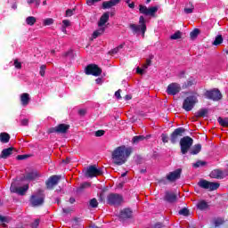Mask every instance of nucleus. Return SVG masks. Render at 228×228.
Segmentation results:
<instances>
[{
    "label": "nucleus",
    "instance_id": "f257e3e1",
    "mask_svg": "<svg viewBox=\"0 0 228 228\" xmlns=\"http://www.w3.org/2000/svg\"><path fill=\"white\" fill-rule=\"evenodd\" d=\"M185 132L186 130L183 127L175 128L169 136V141L171 144H176L179 142L182 155H187L193 144L192 138H191L190 136L183 137ZM181 137L183 138L180 139Z\"/></svg>",
    "mask_w": 228,
    "mask_h": 228
},
{
    "label": "nucleus",
    "instance_id": "f03ea898",
    "mask_svg": "<svg viewBox=\"0 0 228 228\" xmlns=\"http://www.w3.org/2000/svg\"><path fill=\"white\" fill-rule=\"evenodd\" d=\"M132 152V148H126L125 145L118 146L112 151L113 163L118 166L125 164Z\"/></svg>",
    "mask_w": 228,
    "mask_h": 228
},
{
    "label": "nucleus",
    "instance_id": "7ed1b4c3",
    "mask_svg": "<svg viewBox=\"0 0 228 228\" xmlns=\"http://www.w3.org/2000/svg\"><path fill=\"white\" fill-rule=\"evenodd\" d=\"M128 28L132 30L133 34H137L142 32V36H145V33L147 31V25H146V20L144 16L139 17V25L135 23H130L128 25Z\"/></svg>",
    "mask_w": 228,
    "mask_h": 228
},
{
    "label": "nucleus",
    "instance_id": "20e7f679",
    "mask_svg": "<svg viewBox=\"0 0 228 228\" xmlns=\"http://www.w3.org/2000/svg\"><path fill=\"white\" fill-rule=\"evenodd\" d=\"M45 194L44 191L39 190L37 192L30 196L29 203L33 208L42 207L45 204Z\"/></svg>",
    "mask_w": 228,
    "mask_h": 228
},
{
    "label": "nucleus",
    "instance_id": "39448f33",
    "mask_svg": "<svg viewBox=\"0 0 228 228\" xmlns=\"http://www.w3.org/2000/svg\"><path fill=\"white\" fill-rule=\"evenodd\" d=\"M197 103H198L197 94L189 95L185 98L184 102H183L182 108L186 111H191Z\"/></svg>",
    "mask_w": 228,
    "mask_h": 228
},
{
    "label": "nucleus",
    "instance_id": "423d86ee",
    "mask_svg": "<svg viewBox=\"0 0 228 228\" xmlns=\"http://www.w3.org/2000/svg\"><path fill=\"white\" fill-rule=\"evenodd\" d=\"M103 175L102 168H97L96 165H90L85 171V177L93 179Z\"/></svg>",
    "mask_w": 228,
    "mask_h": 228
},
{
    "label": "nucleus",
    "instance_id": "0eeeda50",
    "mask_svg": "<svg viewBox=\"0 0 228 228\" xmlns=\"http://www.w3.org/2000/svg\"><path fill=\"white\" fill-rule=\"evenodd\" d=\"M159 12V6H150L139 4V13L144 16L156 17V13Z\"/></svg>",
    "mask_w": 228,
    "mask_h": 228
},
{
    "label": "nucleus",
    "instance_id": "6e6552de",
    "mask_svg": "<svg viewBox=\"0 0 228 228\" xmlns=\"http://www.w3.org/2000/svg\"><path fill=\"white\" fill-rule=\"evenodd\" d=\"M124 202V198L118 193H110L107 196V204L114 207H118Z\"/></svg>",
    "mask_w": 228,
    "mask_h": 228
},
{
    "label": "nucleus",
    "instance_id": "1a4fd4ad",
    "mask_svg": "<svg viewBox=\"0 0 228 228\" xmlns=\"http://www.w3.org/2000/svg\"><path fill=\"white\" fill-rule=\"evenodd\" d=\"M70 126L69 124L61 123L54 127L47 129V134H65L69 130Z\"/></svg>",
    "mask_w": 228,
    "mask_h": 228
},
{
    "label": "nucleus",
    "instance_id": "9d476101",
    "mask_svg": "<svg viewBox=\"0 0 228 228\" xmlns=\"http://www.w3.org/2000/svg\"><path fill=\"white\" fill-rule=\"evenodd\" d=\"M85 74L98 77L101 76V74H102V69H101L98 65L92 63L85 67Z\"/></svg>",
    "mask_w": 228,
    "mask_h": 228
},
{
    "label": "nucleus",
    "instance_id": "9b49d317",
    "mask_svg": "<svg viewBox=\"0 0 228 228\" xmlns=\"http://www.w3.org/2000/svg\"><path fill=\"white\" fill-rule=\"evenodd\" d=\"M198 186L203 190H209L210 191H213L219 189L220 183L201 179L199 181Z\"/></svg>",
    "mask_w": 228,
    "mask_h": 228
},
{
    "label": "nucleus",
    "instance_id": "f8f14e48",
    "mask_svg": "<svg viewBox=\"0 0 228 228\" xmlns=\"http://www.w3.org/2000/svg\"><path fill=\"white\" fill-rule=\"evenodd\" d=\"M204 96L207 100L215 102L221 101L223 97L220 90L216 88H214L213 90L206 91Z\"/></svg>",
    "mask_w": 228,
    "mask_h": 228
},
{
    "label": "nucleus",
    "instance_id": "ddd939ff",
    "mask_svg": "<svg viewBox=\"0 0 228 228\" xmlns=\"http://www.w3.org/2000/svg\"><path fill=\"white\" fill-rule=\"evenodd\" d=\"M61 175H53L45 181V185L47 190H53L54 187L60 183Z\"/></svg>",
    "mask_w": 228,
    "mask_h": 228
},
{
    "label": "nucleus",
    "instance_id": "4468645a",
    "mask_svg": "<svg viewBox=\"0 0 228 228\" xmlns=\"http://www.w3.org/2000/svg\"><path fill=\"white\" fill-rule=\"evenodd\" d=\"M209 175L212 179L222 180V179H225V177L228 176V171L227 170L223 171L222 169H213L210 172Z\"/></svg>",
    "mask_w": 228,
    "mask_h": 228
},
{
    "label": "nucleus",
    "instance_id": "2eb2a0df",
    "mask_svg": "<svg viewBox=\"0 0 228 228\" xmlns=\"http://www.w3.org/2000/svg\"><path fill=\"white\" fill-rule=\"evenodd\" d=\"M163 200L168 204H175L177 202V193L172 191H166Z\"/></svg>",
    "mask_w": 228,
    "mask_h": 228
},
{
    "label": "nucleus",
    "instance_id": "dca6fc26",
    "mask_svg": "<svg viewBox=\"0 0 228 228\" xmlns=\"http://www.w3.org/2000/svg\"><path fill=\"white\" fill-rule=\"evenodd\" d=\"M181 91V86L178 83H170L167 88V95H177Z\"/></svg>",
    "mask_w": 228,
    "mask_h": 228
},
{
    "label": "nucleus",
    "instance_id": "f3484780",
    "mask_svg": "<svg viewBox=\"0 0 228 228\" xmlns=\"http://www.w3.org/2000/svg\"><path fill=\"white\" fill-rule=\"evenodd\" d=\"M183 173V169L178 168L175 169L173 172H170L167 175V181H169L170 183H174L176 180L180 179L181 177V174Z\"/></svg>",
    "mask_w": 228,
    "mask_h": 228
},
{
    "label": "nucleus",
    "instance_id": "a211bd4d",
    "mask_svg": "<svg viewBox=\"0 0 228 228\" xmlns=\"http://www.w3.org/2000/svg\"><path fill=\"white\" fill-rule=\"evenodd\" d=\"M133 210L129 208H126L123 210L120 211L119 213V218L121 220H128L133 218Z\"/></svg>",
    "mask_w": 228,
    "mask_h": 228
},
{
    "label": "nucleus",
    "instance_id": "6ab92c4d",
    "mask_svg": "<svg viewBox=\"0 0 228 228\" xmlns=\"http://www.w3.org/2000/svg\"><path fill=\"white\" fill-rule=\"evenodd\" d=\"M17 150H15L13 147H9L7 149L2 150V152L0 153V159H7L13 154V152H16Z\"/></svg>",
    "mask_w": 228,
    "mask_h": 228
},
{
    "label": "nucleus",
    "instance_id": "aec40b11",
    "mask_svg": "<svg viewBox=\"0 0 228 228\" xmlns=\"http://www.w3.org/2000/svg\"><path fill=\"white\" fill-rule=\"evenodd\" d=\"M39 176L40 175L38 174V172L37 170H34L28 173L25 176H23L21 181H34L37 179Z\"/></svg>",
    "mask_w": 228,
    "mask_h": 228
},
{
    "label": "nucleus",
    "instance_id": "412c9836",
    "mask_svg": "<svg viewBox=\"0 0 228 228\" xmlns=\"http://www.w3.org/2000/svg\"><path fill=\"white\" fill-rule=\"evenodd\" d=\"M109 20H110V12L102 13L99 22L97 23V26L99 28H102L106 24V22H108Z\"/></svg>",
    "mask_w": 228,
    "mask_h": 228
},
{
    "label": "nucleus",
    "instance_id": "4be33fe9",
    "mask_svg": "<svg viewBox=\"0 0 228 228\" xmlns=\"http://www.w3.org/2000/svg\"><path fill=\"white\" fill-rule=\"evenodd\" d=\"M120 2V0H110V1H106L102 3V9L106 10V9H110L112 6H116L117 4H118Z\"/></svg>",
    "mask_w": 228,
    "mask_h": 228
},
{
    "label": "nucleus",
    "instance_id": "5701e85b",
    "mask_svg": "<svg viewBox=\"0 0 228 228\" xmlns=\"http://www.w3.org/2000/svg\"><path fill=\"white\" fill-rule=\"evenodd\" d=\"M202 145L201 144H194L191 150L188 151L189 154L191 156L198 155L200 152H201Z\"/></svg>",
    "mask_w": 228,
    "mask_h": 228
},
{
    "label": "nucleus",
    "instance_id": "b1692460",
    "mask_svg": "<svg viewBox=\"0 0 228 228\" xmlns=\"http://www.w3.org/2000/svg\"><path fill=\"white\" fill-rule=\"evenodd\" d=\"M30 102V95L28 93H23L20 95V103L23 106H28Z\"/></svg>",
    "mask_w": 228,
    "mask_h": 228
},
{
    "label": "nucleus",
    "instance_id": "393cba45",
    "mask_svg": "<svg viewBox=\"0 0 228 228\" xmlns=\"http://www.w3.org/2000/svg\"><path fill=\"white\" fill-rule=\"evenodd\" d=\"M224 224H225V221L223 217H214L212 221V228H218Z\"/></svg>",
    "mask_w": 228,
    "mask_h": 228
},
{
    "label": "nucleus",
    "instance_id": "a878e982",
    "mask_svg": "<svg viewBox=\"0 0 228 228\" xmlns=\"http://www.w3.org/2000/svg\"><path fill=\"white\" fill-rule=\"evenodd\" d=\"M194 85H196V80H195V78L191 77H189L187 82H184V84H183L182 88L183 89H188V88L191 87Z\"/></svg>",
    "mask_w": 228,
    "mask_h": 228
},
{
    "label": "nucleus",
    "instance_id": "bb28decb",
    "mask_svg": "<svg viewBox=\"0 0 228 228\" xmlns=\"http://www.w3.org/2000/svg\"><path fill=\"white\" fill-rule=\"evenodd\" d=\"M151 137V135H136V136H134L133 139H132V142L134 144H137L138 142H142L144 140H148L149 138Z\"/></svg>",
    "mask_w": 228,
    "mask_h": 228
},
{
    "label": "nucleus",
    "instance_id": "cd10ccee",
    "mask_svg": "<svg viewBox=\"0 0 228 228\" xmlns=\"http://www.w3.org/2000/svg\"><path fill=\"white\" fill-rule=\"evenodd\" d=\"M209 110L207 108H201L198 112H195V117L205 118L208 117Z\"/></svg>",
    "mask_w": 228,
    "mask_h": 228
},
{
    "label": "nucleus",
    "instance_id": "c85d7f7f",
    "mask_svg": "<svg viewBox=\"0 0 228 228\" xmlns=\"http://www.w3.org/2000/svg\"><path fill=\"white\" fill-rule=\"evenodd\" d=\"M197 208L198 209H200V211H203V210H207V209H209V205L207 201L205 200H200L197 204Z\"/></svg>",
    "mask_w": 228,
    "mask_h": 228
},
{
    "label": "nucleus",
    "instance_id": "c756f323",
    "mask_svg": "<svg viewBox=\"0 0 228 228\" xmlns=\"http://www.w3.org/2000/svg\"><path fill=\"white\" fill-rule=\"evenodd\" d=\"M28 190H29V184H26L21 187H19L17 189V191L14 193L19 194L20 196H24L26 194V192L28 191Z\"/></svg>",
    "mask_w": 228,
    "mask_h": 228
},
{
    "label": "nucleus",
    "instance_id": "7c9ffc66",
    "mask_svg": "<svg viewBox=\"0 0 228 228\" xmlns=\"http://www.w3.org/2000/svg\"><path fill=\"white\" fill-rule=\"evenodd\" d=\"M10 134L7 133L0 134V142L2 143H8L10 142Z\"/></svg>",
    "mask_w": 228,
    "mask_h": 228
},
{
    "label": "nucleus",
    "instance_id": "2f4dec72",
    "mask_svg": "<svg viewBox=\"0 0 228 228\" xmlns=\"http://www.w3.org/2000/svg\"><path fill=\"white\" fill-rule=\"evenodd\" d=\"M105 32V28H101L99 29H96L93 33V38H98L99 37L102 36L103 33Z\"/></svg>",
    "mask_w": 228,
    "mask_h": 228
},
{
    "label": "nucleus",
    "instance_id": "473e14b6",
    "mask_svg": "<svg viewBox=\"0 0 228 228\" xmlns=\"http://www.w3.org/2000/svg\"><path fill=\"white\" fill-rule=\"evenodd\" d=\"M207 165H208L207 161L199 159L197 162L192 164V167L193 168H200V167H206Z\"/></svg>",
    "mask_w": 228,
    "mask_h": 228
},
{
    "label": "nucleus",
    "instance_id": "72a5a7b5",
    "mask_svg": "<svg viewBox=\"0 0 228 228\" xmlns=\"http://www.w3.org/2000/svg\"><path fill=\"white\" fill-rule=\"evenodd\" d=\"M217 121L219 126L223 127H228V118H217Z\"/></svg>",
    "mask_w": 228,
    "mask_h": 228
},
{
    "label": "nucleus",
    "instance_id": "f704fd0d",
    "mask_svg": "<svg viewBox=\"0 0 228 228\" xmlns=\"http://www.w3.org/2000/svg\"><path fill=\"white\" fill-rule=\"evenodd\" d=\"M223 42H224L223 36L219 34L216 37V39H214L212 45L215 46H217V45H220Z\"/></svg>",
    "mask_w": 228,
    "mask_h": 228
},
{
    "label": "nucleus",
    "instance_id": "c9c22d12",
    "mask_svg": "<svg viewBox=\"0 0 228 228\" xmlns=\"http://www.w3.org/2000/svg\"><path fill=\"white\" fill-rule=\"evenodd\" d=\"M37 22V18L33 17V16H28V18H26V23L27 25L32 27L34 26V24H36Z\"/></svg>",
    "mask_w": 228,
    "mask_h": 228
},
{
    "label": "nucleus",
    "instance_id": "e433bc0d",
    "mask_svg": "<svg viewBox=\"0 0 228 228\" xmlns=\"http://www.w3.org/2000/svg\"><path fill=\"white\" fill-rule=\"evenodd\" d=\"M124 45H125V44H121L118 47H115L114 49L109 51V54L115 55L116 53H118L119 50L124 48Z\"/></svg>",
    "mask_w": 228,
    "mask_h": 228
},
{
    "label": "nucleus",
    "instance_id": "4c0bfd02",
    "mask_svg": "<svg viewBox=\"0 0 228 228\" xmlns=\"http://www.w3.org/2000/svg\"><path fill=\"white\" fill-rule=\"evenodd\" d=\"M91 187V183H84L80 185V187H78L77 189V192H82L83 190H86L87 188H90Z\"/></svg>",
    "mask_w": 228,
    "mask_h": 228
},
{
    "label": "nucleus",
    "instance_id": "58836bf2",
    "mask_svg": "<svg viewBox=\"0 0 228 228\" xmlns=\"http://www.w3.org/2000/svg\"><path fill=\"white\" fill-rule=\"evenodd\" d=\"M98 205H99V203H98L97 199L94 198V199L90 200V201H89L90 208H97Z\"/></svg>",
    "mask_w": 228,
    "mask_h": 228
},
{
    "label": "nucleus",
    "instance_id": "ea45409f",
    "mask_svg": "<svg viewBox=\"0 0 228 228\" xmlns=\"http://www.w3.org/2000/svg\"><path fill=\"white\" fill-rule=\"evenodd\" d=\"M182 35H183V33L178 30L175 34L170 36V39L171 40H178L181 38Z\"/></svg>",
    "mask_w": 228,
    "mask_h": 228
},
{
    "label": "nucleus",
    "instance_id": "a19ab883",
    "mask_svg": "<svg viewBox=\"0 0 228 228\" xmlns=\"http://www.w3.org/2000/svg\"><path fill=\"white\" fill-rule=\"evenodd\" d=\"M200 34V29L199 28H194L191 32V38L194 39L197 38L198 35Z\"/></svg>",
    "mask_w": 228,
    "mask_h": 228
},
{
    "label": "nucleus",
    "instance_id": "79ce46f5",
    "mask_svg": "<svg viewBox=\"0 0 228 228\" xmlns=\"http://www.w3.org/2000/svg\"><path fill=\"white\" fill-rule=\"evenodd\" d=\"M53 23H54V20L53 18H46L45 21H43V25L45 27L51 26Z\"/></svg>",
    "mask_w": 228,
    "mask_h": 228
},
{
    "label": "nucleus",
    "instance_id": "37998d69",
    "mask_svg": "<svg viewBox=\"0 0 228 228\" xmlns=\"http://www.w3.org/2000/svg\"><path fill=\"white\" fill-rule=\"evenodd\" d=\"M179 215L181 216H190V210L186 208H183L180 211H179Z\"/></svg>",
    "mask_w": 228,
    "mask_h": 228
},
{
    "label": "nucleus",
    "instance_id": "c03bdc74",
    "mask_svg": "<svg viewBox=\"0 0 228 228\" xmlns=\"http://www.w3.org/2000/svg\"><path fill=\"white\" fill-rule=\"evenodd\" d=\"M18 189H19V187L17 186V184H15L14 183H11L10 191H11L12 193L18 192Z\"/></svg>",
    "mask_w": 228,
    "mask_h": 228
},
{
    "label": "nucleus",
    "instance_id": "a18cd8bd",
    "mask_svg": "<svg viewBox=\"0 0 228 228\" xmlns=\"http://www.w3.org/2000/svg\"><path fill=\"white\" fill-rule=\"evenodd\" d=\"M189 4H191V7L190 8H184V12L186 14H191L192 13L193 10L195 9V7L192 5L191 3H189Z\"/></svg>",
    "mask_w": 228,
    "mask_h": 228
},
{
    "label": "nucleus",
    "instance_id": "49530a36",
    "mask_svg": "<svg viewBox=\"0 0 228 228\" xmlns=\"http://www.w3.org/2000/svg\"><path fill=\"white\" fill-rule=\"evenodd\" d=\"M45 69H47V66H45V65H41V66H40L39 74H40V76H41L42 77H45Z\"/></svg>",
    "mask_w": 228,
    "mask_h": 228
},
{
    "label": "nucleus",
    "instance_id": "de8ad7c7",
    "mask_svg": "<svg viewBox=\"0 0 228 228\" xmlns=\"http://www.w3.org/2000/svg\"><path fill=\"white\" fill-rule=\"evenodd\" d=\"M21 126H29V119L28 118H23L20 120Z\"/></svg>",
    "mask_w": 228,
    "mask_h": 228
},
{
    "label": "nucleus",
    "instance_id": "09e8293b",
    "mask_svg": "<svg viewBox=\"0 0 228 228\" xmlns=\"http://www.w3.org/2000/svg\"><path fill=\"white\" fill-rule=\"evenodd\" d=\"M161 141L164 143H167L168 142V135H167V134H161Z\"/></svg>",
    "mask_w": 228,
    "mask_h": 228
},
{
    "label": "nucleus",
    "instance_id": "8fccbe9b",
    "mask_svg": "<svg viewBox=\"0 0 228 228\" xmlns=\"http://www.w3.org/2000/svg\"><path fill=\"white\" fill-rule=\"evenodd\" d=\"M29 158V155H17V160H24Z\"/></svg>",
    "mask_w": 228,
    "mask_h": 228
},
{
    "label": "nucleus",
    "instance_id": "3c124183",
    "mask_svg": "<svg viewBox=\"0 0 228 228\" xmlns=\"http://www.w3.org/2000/svg\"><path fill=\"white\" fill-rule=\"evenodd\" d=\"M101 0H87L86 2V4L88 5V6H93L95 3H98L100 2Z\"/></svg>",
    "mask_w": 228,
    "mask_h": 228
},
{
    "label": "nucleus",
    "instance_id": "603ef678",
    "mask_svg": "<svg viewBox=\"0 0 228 228\" xmlns=\"http://www.w3.org/2000/svg\"><path fill=\"white\" fill-rule=\"evenodd\" d=\"M75 11V9H68L66 10V17H72L73 16V12Z\"/></svg>",
    "mask_w": 228,
    "mask_h": 228
},
{
    "label": "nucleus",
    "instance_id": "864d4df0",
    "mask_svg": "<svg viewBox=\"0 0 228 228\" xmlns=\"http://www.w3.org/2000/svg\"><path fill=\"white\" fill-rule=\"evenodd\" d=\"M121 93H122V90L121 89H118V91L115 92V97L118 100H121L122 99V96H121Z\"/></svg>",
    "mask_w": 228,
    "mask_h": 228
},
{
    "label": "nucleus",
    "instance_id": "5fc2aeb1",
    "mask_svg": "<svg viewBox=\"0 0 228 228\" xmlns=\"http://www.w3.org/2000/svg\"><path fill=\"white\" fill-rule=\"evenodd\" d=\"M105 134V131L104 130H97L95 132V136L100 137V136H103Z\"/></svg>",
    "mask_w": 228,
    "mask_h": 228
},
{
    "label": "nucleus",
    "instance_id": "6e6d98bb",
    "mask_svg": "<svg viewBox=\"0 0 228 228\" xmlns=\"http://www.w3.org/2000/svg\"><path fill=\"white\" fill-rule=\"evenodd\" d=\"M14 67H15V69H21V63L18 60H15L14 61Z\"/></svg>",
    "mask_w": 228,
    "mask_h": 228
},
{
    "label": "nucleus",
    "instance_id": "4d7b16f0",
    "mask_svg": "<svg viewBox=\"0 0 228 228\" xmlns=\"http://www.w3.org/2000/svg\"><path fill=\"white\" fill-rule=\"evenodd\" d=\"M0 223L8 224L9 221H8L7 217L3 216L0 215Z\"/></svg>",
    "mask_w": 228,
    "mask_h": 228
},
{
    "label": "nucleus",
    "instance_id": "13d9d810",
    "mask_svg": "<svg viewBox=\"0 0 228 228\" xmlns=\"http://www.w3.org/2000/svg\"><path fill=\"white\" fill-rule=\"evenodd\" d=\"M62 23H63L62 28H69L70 26V22L69 20H63Z\"/></svg>",
    "mask_w": 228,
    "mask_h": 228
},
{
    "label": "nucleus",
    "instance_id": "bf43d9fd",
    "mask_svg": "<svg viewBox=\"0 0 228 228\" xmlns=\"http://www.w3.org/2000/svg\"><path fill=\"white\" fill-rule=\"evenodd\" d=\"M179 79H185V71H180L179 75H178Z\"/></svg>",
    "mask_w": 228,
    "mask_h": 228
},
{
    "label": "nucleus",
    "instance_id": "052dcab7",
    "mask_svg": "<svg viewBox=\"0 0 228 228\" xmlns=\"http://www.w3.org/2000/svg\"><path fill=\"white\" fill-rule=\"evenodd\" d=\"M151 63H152V61H151L150 59H146V62H145L143 68L148 69V67H150Z\"/></svg>",
    "mask_w": 228,
    "mask_h": 228
},
{
    "label": "nucleus",
    "instance_id": "680f3d73",
    "mask_svg": "<svg viewBox=\"0 0 228 228\" xmlns=\"http://www.w3.org/2000/svg\"><path fill=\"white\" fill-rule=\"evenodd\" d=\"M86 114V110L85 109L78 110V115L81 117H85Z\"/></svg>",
    "mask_w": 228,
    "mask_h": 228
},
{
    "label": "nucleus",
    "instance_id": "e2e57ef3",
    "mask_svg": "<svg viewBox=\"0 0 228 228\" xmlns=\"http://www.w3.org/2000/svg\"><path fill=\"white\" fill-rule=\"evenodd\" d=\"M39 225V219H36L34 223H32V228H37Z\"/></svg>",
    "mask_w": 228,
    "mask_h": 228
},
{
    "label": "nucleus",
    "instance_id": "0e129e2a",
    "mask_svg": "<svg viewBox=\"0 0 228 228\" xmlns=\"http://www.w3.org/2000/svg\"><path fill=\"white\" fill-rule=\"evenodd\" d=\"M62 211H63V214L69 215L72 211V209H70L69 208H63Z\"/></svg>",
    "mask_w": 228,
    "mask_h": 228
},
{
    "label": "nucleus",
    "instance_id": "69168bd1",
    "mask_svg": "<svg viewBox=\"0 0 228 228\" xmlns=\"http://www.w3.org/2000/svg\"><path fill=\"white\" fill-rule=\"evenodd\" d=\"M143 72H144V70H143L142 69H141V68H139V67L136 69V73H137V74L142 75Z\"/></svg>",
    "mask_w": 228,
    "mask_h": 228
},
{
    "label": "nucleus",
    "instance_id": "338daca9",
    "mask_svg": "<svg viewBox=\"0 0 228 228\" xmlns=\"http://www.w3.org/2000/svg\"><path fill=\"white\" fill-rule=\"evenodd\" d=\"M99 201H100L101 203H104V202H105V199H104L103 194H101V195H100Z\"/></svg>",
    "mask_w": 228,
    "mask_h": 228
},
{
    "label": "nucleus",
    "instance_id": "774afa93",
    "mask_svg": "<svg viewBox=\"0 0 228 228\" xmlns=\"http://www.w3.org/2000/svg\"><path fill=\"white\" fill-rule=\"evenodd\" d=\"M162 227H163V225H162L161 223H157V224H155V226H154V228H162Z\"/></svg>",
    "mask_w": 228,
    "mask_h": 228
}]
</instances>
